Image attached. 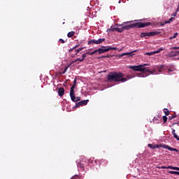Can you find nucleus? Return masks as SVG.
<instances>
[{
	"instance_id": "1",
	"label": "nucleus",
	"mask_w": 179,
	"mask_h": 179,
	"mask_svg": "<svg viewBox=\"0 0 179 179\" xmlns=\"http://www.w3.org/2000/svg\"><path fill=\"white\" fill-rule=\"evenodd\" d=\"M124 73L121 72H110L107 76V80L108 82H121L122 83H124L127 82V80H129V79H132V76H127L126 78Z\"/></svg>"
},
{
	"instance_id": "2",
	"label": "nucleus",
	"mask_w": 179,
	"mask_h": 179,
	"mask_svg": "<svg viewBox=\"0 0 179 179\" xmlns=\"http://www.w3.org/2000/svg\"><path fill=\"white\" fill-rule=\"evenodd\" d=\"M134 22H134L132 24H130L129 25L127 26H124L123 27V31L124 30H131V29H142L143 27H147V26H150V24H152V23L150 22H141V20H134Z\"/></svg>"
},
{
	"instance_id": "3",
	"label": "nucleus",
	"mask_w": 179,
	"mask_h": 179,
	"mask_svg": "<svg viewBox=\"0 0 179 179\" xmlns=\"http://www.w3.org/2000/svg\"><path fill=\"white\" fill-rule=\"evenodd\" d=\"M146 72H148V73H147ZM149 73H150L151 75H159V73H156V70L150 71L149 68L145 67L144 73H138L136 74V76H138V78H146L149 76Z\"/></svg>"
},
{
	"instance_id": "4",
	"label": "nucleus",
	"mask_w": 179,
	"mask_h": 179,
	"mask_svg": "<svg viewBox=\"0 0 179 179\" xmlns=\"http://www.w3.org/2000/svg\"><path fill=\"white\" fill-rule=\"evenodd\" d=\"M148 64H140L138 66H129V69H132L133 71H137V72H142V73H144L145 67L148 66Z\"/></svg>"
},
{
	"instance_id": "5",
	"label": "nucleus",
	"mask_w": 179,
	"mask_h": 179,
	"mask_svg": "<svg viewBox=\"0 0 179 179\" xmlns=\"http://www.w3.org/2000/svg\"><path fill=\"white\" fill-rule=\"evenodd\" d=\"M117 48L111 47V46H101V48H99L96 50L99 54H104V52H108L110 50H115Z\"/></svg>"
},
{
	"instance_id": "6",
	"label": "nucleus",
	"mask_w": 179,
	"mask_h": 179,
	"mask_svg": "<svg viewBox=\"0 0 179 179\" xmlns=\"http://www.w3.org/2000/svg\"><path fill=\"white\" fill-rule=\"evenodd\" d=\"M160 32L155 31H151V32H142L140 35V36L143 38V37H150L153 36H157V34H159Z\"/></svg>"
},
{
	"instance_id": "7",
	"label": "nucleus",
	"mask_w": 179,
	"mask_h": 179,
	"mask_svg": "<svg viewBox=\"0 0 179 179\" xmlns=\"http://www.w3.org/2000/svg\"><path fill=\"white\" fill-rule=\"evenodd\" d=\"M106 41V38H99L98 40L96 39H92L88 41V45H93V44H101L102 43H104Z\"/></svg>"
},
{
	"instance_id": "8",
	"label": "nucleus",
	"mask_w": 179,
	"mask_h": 179,
	"mask_svg": "<svg viewBox=\"0 0 179 179\" xmlns=\"http://www.w3.org/2000/svg\"><path fill=\"white\" fill-rule=\"evenodd\" d=\"M87 162H89V163H92V159H90L88 160H85V161H80L78 162V167H80V169H84L85 168V163H87Z\"/></svg>"
},
{
	"instance_id": "9",
	"label": "nucleus",
	"mask_w": 179,
	"mask_h": 179,
	"mask_svg": "<svg viewBox=\"0 0 179 179\" xmlns=\"http://www.w3.org/2000/svg\"><path fill=\"white\" fill-rule=\"evenodd\" d=\"M158 169H169L171 170H176L177 171H179V168L177 166H159Z\"/></svg>"
},
{
	"instance_id": "10",
	"label": "nucleus",
	"mask_w": 179,
	"mask_h": 179,
	"mask_svg": "<svg viewBox=\"0 0 179 179\" xmlns=\"http://www.w3.org/2000/svg\"><path fill=\"white\" fill-rule=\"evenodd\" d=\"M89 103V99L80 101V102L76 103V107H80V106H86Z\"/></svg>"
},
{
	"instance_id": "11",
	"label": "nucleus",
	"mask_w": 179,
	"mask_h": 179,
	"mask_svg": "<svg viewBox=\"0 0 179 179\" xmlns=\"http://www.w3.org/2000/svg\"><path fill=\"white\" fill-rule=\"evenodd\" d=\"M148 146L150 149H159V148H162V145H157V144H155V145L148 144Z\"/></svg>"
},
{
	"instance_id": "12",
	"label": "nucleus",
	"mask_w": 179,
	"mask_h": 179,
	"mask_svg": "<svg viewBox=\"0 0 179 179\" xmlns=\"http://www.w3.org/2000/svg\"><path fill=\"white\" fill-rule=\"evenodd\" d=\"M58 94H59V96H60V97H62V96H64V94H65V90L64 89V87L59 88Z\"/></svg>"
},
{
	"instance_id": "13",
	"label": "nucleus",
	"mask_w": 179,
	"mask_h": 179,
	"mask_svg": "<svg viewBox=\"0 0 179 179\" xmlns=\"http://www.w3.org/2000/svg\"><path fill=\"white\" fill-rule=\"evenodd\" d=\"M179 54V51H171L169 54V57H177V55H178Z\"/></svg>"
},
{
	"instance_id": "14",
	"label": "nucleus",
	"mask_w": 179,
	"mask_h": 179,
	"mask_svg": "<svg viewBox=\"0 0 179 179\" xmlns=\"http://www.w3.org/2000/svg\"><path fill=\"white\" fill-rule=\"evenodd\" d=\"M70 97L71 100H75V90H70Z\"/></svg>"
},
{
	"instance_id": "15",
	"label": "nucleus",
	"mask_w": 179,
	"mask_h": 179,
	"mask_svg": "<svg viewBox=\"0 0 179 179\" xmlns=\"http://www.w3.org/2000/svg\"><path fill=\"white\" fill-rule=\"evenodd\" d=\"M99 166H102V167H106V166H107V161L104 159H101L99 162Z\"/></svg>"
},
{
	"instance_id": "16",
	"label": "nucleus",
	"mask_w": 179,
	"mask_h": 179,
	"mask_svg": "<svg viewBox=\"0 0 179 179\" xmlns=\"http://www.w3.org/2000/svg\"><path fill=\"white\" fill-rule=\"evenodd\" d=\"M173 19H174V17H171L169 20L165 21L164 22H161V26H164V24H167V23H171Z\"/></svg>"
},
{
	"instance_id": "17",
	"label": "nucleus",
	"mask_w": 179,
	"mask_h": 179,
	"mask_svg": "<svg viewBox=\"0 0 179 179\" xmlns=\"http://www.w3.org/2000/svg\"><path fill=\"white\" fill-rule=\"evenodd\" d=\"M134 52H136V50L132 51L131 52L122 53L121 57H124V55H129V57H132V54H134Z\"/></svg>"
},
{
	"instance_id": "18",
	"label": "nucleus",
	"mask_w": 179,
	"mask_h": 179,
	"mask_svg": "<svg viewBox=\"0 0 179 179\" xmlns=\"http://www.w3.org/2000/svg\"><path fill=\"white\" fill-rule=\"evenodd\" d=\"M73 36H75V31H71L67 34V37H69V38H71Z\"/></svg>"
},
{
	"instance_id": "19",
	"label": "nucleus",
	"mask_w": 179,
	"mask_h": 179,
	"mask_svg": "<svg viewBox=\"0 0 179 179\" xmlns=\"http://www.w3.org/2000/svg\"><path fill=\"white\" fill-rule=\"evenodd\" d=\"M87 55H88L87 52L83 54L82 59H80V62L85 61V58L87 57Z\"/></svg>"
},
{
	"instance_id": "20",
	"label": "nucleus",
	"mask_w": 179,
	"mask_h": 179,
	"mask_svg": "<svg viewBox=\"0 0 179 179\" xmlns=\"http://www.w3.org/2000/svg\"><path fill=\"white\" fill-rule=\"evenodd\" d=\"M78 61L80 62V59L78 58L74 59L73 61H72L69 64V66H71V65H73V64H76V62H78Z\"/></svg>"
},
{
	"instance_id": "21",
	"label": "nucleus",
	"mask_w": 179,
	"mask_h": 179,
	"mask_svg": "<svg viewBox=\"0 0 179 179\" xmlns=\"http://www.w3.org/2000/svg\"><path fill=\"white\" fill-rule=\"evenodd\" d=\"M74 103H78V101H80V96H75L74 100H72Z\"/></svg>"
},
{
	"instance_id": "22",
	"label": "nucleus",
	"mask_w": 179,
	"mask_h": 179,
	"mask_svg": "<svg viewBox=\"0 0 179 179\" xmlns=\"http://www.w3.org/2000/svg\"><path fill=\"white\" fill-rule=\"evenodd\" d=\"M168 173H169V174H176V176H179V172L178 171H168Z\"/></svg>"
},
{
	"instance_id": "23",
	"label": "nucleus",
	"mask_w": 179,
	"mask_h": 179,
	"mask_svg": "<svg viewBox=\"0 0 179 179\" xmlns=\"http://www.w3.org/2000/svg\"><path fill=\"white\" fill-rule=\"evenodd\" d=\"M164 48H160L159 50L154 51V54H159V52H162V51H164Z\"/></svg>"
},
{
	"instance_id": "24",
	"label": "nucleus",
	"mask_w": 179,
	"mask_h": 179,
	"mask_svg": "<svg viewBox=\"0 0 179 179\" xmlns=\"http://www.w3.org/2000/svg\"><path fill=\"white\" fill-rule=\"evenodd\" d=\"M83 48H80L76 50V53L75 55H73V57H75V55H78V52H80V51H82V50H83Z\"/></svg>"
},
{
	"instance_id": "25",
	"label": "nucleus",
	"mask_w": 179,
	"mask_h": 179,
	"mask_svg": "<svg viewBox=\"0 0 179 179\" xmlns=\"http://www.w3.org/2000/svg\"><path fill=\"white\" fill-rule=\"evenodd\" d=\"M164 113L166 116H167L170 114V111H169V109H167V108L164 109Z\"/></svg>"
},
{
	"instance_id": "26",
	"label": "nucleus",
	"mask_w": 179,
	"mask_h": 179,
	"mask_svg": "<svg viewBox=\"0 0 179 179\" xmlns=\"http://www.w3.org/2000/svg\"><path fill=\"white\" fill-rule=\"evenodd\" d=\"M116 31H118V33H122L124 31V27L122 28H116Z\"/></svg>"
},
{
	"instance_id": "27",
	"label": "nucleus",
	"mask_w": 179,
	"mask_h": 179,
	"mask_svg": "<svg viewBox=\"0 0 179 179\" xmlns=\"http://www.w3.org/2000/svg\"><path fill=\"white\" fill-rule=\"evenodd\" d=\"M177 117V115L176 114V113H174V115H171V116H169V119L170 120H174V118H176Z\"/></svg>"
},
{
	"instance_id": "28",
	"label": "nucleus",
	"mask_w": 179,
	"mask_h": 179,
	"mask_svg": "<svg viewBox=\"0 0 179 179\" xmlns=\"http://www.w3.org/2000/svg\"><path fill=\"white\" fill-rule=\"evenodd\" d=\"M97 52V50L93 51V52H87V54H88V55H94V54H96Z\"/></svg>"
},
{
	"instance_id": "29",
	"label": "nucleus",
	"mask_w": 179,
	"mask_h": 179,
	"mask_svg": "<svg viewBox=\"0 0 179 179\" xmlns=\"http://www.w3.org/2000/svg\"><path fill=\"white\" fill-rule=\"evenodd\" d=\"M163 68H164V65H161V66H157L158 71H159V73H161V72H162V70L163 69Z\"/></svg>"
},
{
	"instance_id": "30",
	"label": "nucleus",
	"mask_w": 179,
	"mask_h": 179,
	"mask_svg": "<svg viewBox=\"0 0 179 179\" xmlns=\"http://www.w3.org/2000/svg\"><path fill=\"white\" fill-rule=\"evenodd\" d=\"M177 36H178V34L176 32L173 34V36H171L169 38H170V40H173V38H176V37H177Z\"/></svg>"
},
{
	"instance_id": "31",
	"label": "nucleus",
	"mask_w": 179,
	"mask_h": 179,
	"mask_svg": "<svg viewBox=\"0 0 179 179\" xmlns=\"http://www.w3.org/2000/svg\"><path fill=\"white\" fill-rule=\"evenodd\" d=\"M69 65H68L67 66L65 67L64 71L62 73L63 75L64 73H66V72L68 71V68H69Z\"/></svg>"
},
{
	"instance_id": "32",
	"label": "nucleus",
	"mask_w": 179,
	"mask_h": 179,
	"mask_svg": "<svg viewBox=\"0 0 179 179\" xmlns=\"http://www.w3.org/2000/svg\"><path fill=\"white\" fill-rule=\"evenodd\" d=\"M145 55H155V52H146Z\"/></svg>"
},
{
	"instance_id": "33",
	"label": "nucleus",
	"mask_w": 179,
	"mask_h": 179,
	"mask_svg": "<svg viewBox=\"0 0 179 179\" xmlns=\"http://www.w3.org/2000/svg\"><path fill=\"white\" fill-rule=\"evenodd\" d=\"M163 121L164 124H166V122H167V116H163Z\"/></svg>"
},
{
	"instance_id": "34",
	"label": "nucleus",
	"mask_w": 179,
	"mask_h": 179,
	"mask_svg": "<svg viewBox=\"0 0 179 179\" xmlns=\"http://www.w3.org/2000/svg\"><path fill=\"white\" fill-rule=\"evenodd\" d=\"M108 30L109 31H117V28H110Z\"/></svg>"
},
{
	"instance_id": "35",
	"label": "nucleus",
	"mask_w": 179,
	"mask_h": 179,
	"mask_svg": "<svg viewBox=\"0 0 179 179\" xmlns=\"http://www.w3.org/2000/svg\"><path fill=\"white\" fill-rule=\"evenodd\" d=\"M169 145H161V148H163L164 149H169Z\"/></svg>"
},
{
	"instance_id": "36",
	"label": "nucleus",
	"mask_w": 179,
	"mask_h": 179,
	"mask_svg": "<svg viewBox=\"0 0 179 179\" xmlns=\"http://www.w3.org/2000/svg\"><path fill=\"white\" fill-rule=\"evenodd\" d=\"M173 137L175 138V139H177V141H179V137L177 136V134H174Z\"/></svg>"
},
{
	"instance_id": "37",
	"label": "nucleus",
	"mask_w": 179,
	"mask_h": 179,
	"mask_svg": "<svg viewBox=\"0 0 179 179\" xmlns=\"http://www.w3.org/2000/svg\"><path fill=\"white\" fill-rule=\"evenodd\" d=\"M173 137L175 138V139H177V141H179V137L177 136V134H174Z\"/></svg>"
},
{
	"instance_id": "38",
	"label": "nucleus",
	"mask_w": 179,
	"mask_h": 179,
	"mask_svg": "<svg viewBox=\"0 0 179 179\" xmlns=\"http://www.w3.org/2000/svg\"><path fill=\"white\" fill-rule=\"evenodd\" d=\"M173 137L175 138V139H177V141H179V137L177 136V134H174Z\"/></svg>"
},
{
	"instance_id": "39",
	"label": "nucleus",
	"mask_w": 179,
	"mask_h": 179,
	"mask_svg": "<svg viewBox=\"0 0 179 179\" xmlns=\"http://www.w3.org/2000/svg\"><path fill=\"white\" fill-rule=\"evenodd\" d=\"M59 41L62 43V44H65V41H64V39L60 38Z\"/></svg>"
},
{
	"instance_id": "40",
	"label": "nucleus",
	"mask_w": 179,
	"mask_h": 179,
	"mask_svg": "<svg viewBox=\"0 0 179 179\" xmlns=\"http://www.w3.org/2000/svg\"><path fill=\"white\" fill-rule=\"evenodd\" d=\"M75 87H76V85H72L71 87V90H75Z\"/></svg>"
},
{
	"instance_id": "41",
	"label": "nucleus",
	"mask_w": 179,
	"mask_h": 179,
	"mask_svg": "<svg viewBox=\"0 0 179 179\" xmlns=\"http://www.w3.org/2000/svg\"><path fill=\"white\" fill-rule=\"evenodd\" d=\"M76 82H77L76 78H75L74 80H73V85L76 86Z\"/></svg>"
},
{
	"instance_id": "42",
	"label": "nucleus",
	"mask_w": 179,
	"mask_h": 179,
	"mask_svg": "<svg viewBox=\"0 0 179 179\" xmlns=\"http://www.w3.org/2000/svg\"><path fill=\"white\" fill-rule=\"evenodd\" d=\"M171 50H179V47H173Z\"/></svg>"
},
{
	"instance_id": "43",
	"label": "nucleus",
	"mask_w": 179,
	"mask_h": 179,
	"mask_svg": "<svg viewBox=\"0 0 179 179\" xmlns=\"http://www.w3.org/2000/svg\"><path fill=\"white\" fill-rule=\"evenodd\" d=\"M79 47V45H76L73 48V50H76Z\"/></svg>"
},
{
	"instance_id": "44",
	"label": "nucleus",
	"mask_w": 179,
	"mask_h": 179,
	"mask_svg": "<svg viewBox=\"0 0 179 179\" xmlns=\"http://www.w3.org/2000/svg\"><path fill=\"white\" fill-rule=\"evenodd\" d=\"M173 149L174 148H171L170 146L168 148V150L173 151Z\"/></svg>"
},
{
	"instance_id": "45",
	"label": "nucleus",
	"mask_w": 179,
	"mask_h": 179,
	"mask_svg": "<svg viewBox=\"0 0 179 179\" xmlns=\"http://www.w3.org/2000/svg\"><path fill=\"white\" fill-rule=\"evenodd\" d=\"M73 50H75V49H73V48H71V49L69 50V52H72V51H73Z\"/></svg>"
},
{
	"instance_id": "46",
	"label": "nucleus",
	"mask_w": 179,
	"mask_h": 179,
	"mask_svg": "<svg viewBox=\"0 0 179 179\" xmlns=\"http://www.w3.org/2000/svg\"><path fill=\"white\" fill-rule=\"evenodd\" d=\"M172 134H173V135L176 134V130H175V129H173V130H172Z\"/></svg>"
},
{
	"instance_id": "47",
	"label": "nucleus",
	"mask_w": 179,
	"mask_h": 179,
	"mask_svg": "<svg viewBox=\"0 0 179 179\" xmlns=\"http://www.w3.org/2000/svg\"><path fill=\"white\" fill-rule=\"evenodd\" d=\"M156 121H157V118L154 117V119H153V122H156Z\"/></svg>"
},
{
	"instance_id": "48",
	"label": "nucleus",
	"mask_w": 179,
	"mask_h": 179,
	"mask_svg": "<svg viewBox=\"0 0 179 179\" xmlns=\"http://www.w3.org/2000/svg\"><path fill=\"white\" fill-rule=\"evenodd\" d=\"M173 152H178V150H177L176 148H173Z\"/></svg>"
},
{
	"instance_id": "49",
	"label": "nucleus",
	"mask_w": 179,
	"mask_h": 179,
	"mask_svg": "<svg viewBox=\"0 0 179 179\" xmlns=\"http://www.w3.org/2000/svg\"><path fill=\"white\" fill-rule=\"evenodd\" d=\"M168 71H169V72H173V70H171L170 69H169Z\"/></svg>"
},
{
	"instance_id": "50",
	"label": "nucleus",
	"mask_w": 179,
	"mask_h": 179,
	"mask_svg": "<svg viewBox=\"0 0 179 179\" xmlns=\"http://www.w3.org/2000/svg\"><path fill=\"white\" fill-rule=\"evenodd\" d=\"M173 16H177V13H175Z\"/></svg>"
},
{
	"instance_id": "51",
	"label": "nucleus",
	"mask_w": 179,
	"mask_h": 179,
	"mask_svg": "<svg viewBox=\"0 0 179 179\" xmlns=\"http://www.w3.org/2000/svg\"><path fill=\"white\" fill-rule=\"evenodd\" d=\"M132 22V21H131V22H127V23H131Z\"/></svg>"
},
{
	"instance_id": "52",
	"label": "nucleus",
	"mask_w": 179,
	"mask_h": 179,
	"mask_svg": "<svg viewBox=\"0 0 179 179\" xmlns=\"http://www.w3.org/2000/svg\"><path fill=\"white\" fill-rule=\"evenodd\" d=\"M119 3H121V1H119Z\"/></svg>"
},
{
	"instance_id": "53",
	"label": "nucleus",
	"mask_w": 179,
	"mask_h": 179,
	"mask_svg": "<svg viewBox=\"0 0 179 179\" xmlns=\"http://www.w3.org/2000/svg\"><path fill=\"white\" fill-rule=\"evenodd\" d=\"M95 163H97V161L95 160Z\"/></svg>"
},
{
	"instance_id": "54",
	"label": "nucleus",
	"mask_w": 179,
	"mask_h": 179,
	"mask_svg": "<svg viewBox=\"0 0 179 179\" xmlns=\"http://www.w3.org/2000/svg\"><path fill=\"white\" fill-rule=\"evenodd\" d=\"M117 26H121V24H119V25H117Z\"/></svg>"
}]
</instances>
